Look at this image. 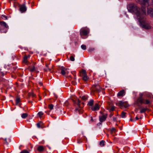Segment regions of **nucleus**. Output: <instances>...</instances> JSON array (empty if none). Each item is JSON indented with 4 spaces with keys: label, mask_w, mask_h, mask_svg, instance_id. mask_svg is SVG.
I'll list each match as a JSON object with an SVG mask.
<instances>
[{
    "label": "nucleus",
    "mask_w": 153,
    "mask_h": 153,
    "mask_svg": "<svg viewBox=\"0 0 153 153\" xmlns=\"http://www.w3.org/2000/svg\"><path fill=\"white\" fill-rule=\"evenodd\" d=\"M149 0H138V1L141 4H143L142 7H144L146 8V10L147 9V13L148 15H149L151 17H153V2L149 1ZM128 11L131 13L134 12L135 13L137 16V14H139V15H141L143 13V12L141 10L138 9L137 6L133 4H130L129 5L128 7Z\"/></svg>",
    "instance_id": "obj_1"
},
{
    "label": "nucleus",
    "mask_w": 153,
    "mask_h": 153,
    "mask_svg": "<svg viewBox=\"0 0 153 153\" xmlns=\"http://www.w3.org/2000/svg\"><path fill=\"white\" fill-rule=\"evenodd\" d=\"M142 10L143 12L141 15H139V14H137V19L140 22V25L142 27L146 29H150L151 26L150 25L148 22L146 20L145 16L146 15V8L142 7Z\"/></svg>",
    "instance_id": "obj_2"
},
{
    "label": "nucleus",
    "mask_w": 153,
    "mask_h": 153,
    "mask_svg": "<svg viewBox=\"0 0 153 153\" xmlns=\"http://www.w3.org/2000/svg\"><path fill=\"white\" fill-rule=\"evenodd\" d=\"M4 27L6 28H8V26L7 24L4 21L0 22V32L6 33L7 30H4Z\"/></svg>",
    "instance_id": "obj_3"
},
{
    "label": "nucleus",
    "mask_w": 153,
    "mask_h": 153,
    "mask_svg": "<svg viewBox=\"0 0 153 153\" xmlns=\"http://www.w3.org/2000/svg\"><path fill=\"white\" fill-rule=\"evenodd\" d=\"M91 89L93 91H97L99 92L100 91L101 88L98 85H93Z\"/></svg>",
    "instance_id": "obj_4"
},
{
    "label": "nucleus",
    "mask_w": 153,
    "mask_h": 153,
    "mask_svg": "<svg viewBox=\"0 0 153 153\" xmlns=\"http://www.w3.org/2000/svg\"><path fill=\"white\" fill-rule=\"evenodd\" d=\"M89 33V31L87 30H81L80 31V34L82 38H83V36H86Z\"/></svg>",
    "instance_id": "obj_5"
},
{
    "label": "nucleus",
    "mask_w": 153,
    "mask_h": 153,
    "mask_svg": "<svg viewBox=\"0 0 153 153\" xmlns=\"http://www.w3.org/2000/svg\"><path fill=\"white\" fill-rule=\"evenodd\" d=\"M68 69L65 68L63 66L61 68V73L63 75H64L65 74H68L69 73L67 71Z\"/></svg>",
    "instance_id": "obj_6"
},
{
    "label": "nucleus",
    "mask_w": 153,
    "mask_h": 153,
    "mask_svg": "<svg viewBox=\"0 0 153 153\" xmlns=\"http://www.w3.org/2000/svg\"><path fill=\"white\" fill-rule=\"evenodd\" d=\"M108 116L107 114H106L105 115H103L101 116H99V120L100 122H102L105 121L107 117Z\"/></svg>",
    "instance_id": "obj_7"
},
{
    "label": "nucleus",
    "mask_w": 153,
    "mask_h": 153,
    "mask_svg": "<svg viewBox=\"0 0 153 153\" xmlns=\"http://www.w3.org/2000/svg\"><path fill=\"white\" fill-rule=\"evenodd\" d=\"M20 10L22 12H24L27 10L25 4H23L20 6Z\"/></svg>",
    "instance_id": "obj_8"
},
{
    "label": "nucleus",
    "mask_w": 153,
    "mask_h": 153,
    "mask_svg": "<svg viewBox=\"0 0 153 153\" xmlns=\"http://www.w3.org/2000/svg\"><path fill=\"white\" fill-rule=\"evenodd\" d=\"M49 64H49H46V68H45L44 69V70L45 71H50L52 70V69H53V66H52L51 67H49Z\"/></svg>",
    "instance_id": "obj_9"
},
{
    "label": "nucleus",
    "mask_w": 153,
    "mask_h": 153,
    "mask_svg": "<svg viewBox=\"0 0 153 153\" xmlns=\"http://www.w3.org/2000/svg\"><path fill=\"white\" fill-rule=\"evenodd\" d=\"M100 108V107L98 105L97 103L95 104V105L94 108H92V110L94 111L98 110Z\"/></svg>",
    "instance_id": "obj_10"
},
{
    "label": "nucleus",
    "mask_w": 153,
    "mask_h": 153,
    "mask_svg": "<svg viewBox=\"0 0 153 153\" xmlns=\"http://www.w3.org/2000/svg\"><path fill=\"white\" fill-rule=\"evenodd\" d=\"M79 72L82 75H80L81 76H85L86 75H87L86 71L84 69H82L81 71Z\"/></svg>",
    "instance_id": "obj_11"
},
{
    "label": "nucleus",
    "mask_w": 153,
    "mask_h": 153,
    "mask_svg": "<svg viewBox=\"0 0 153 153\" xmlns=\"http://www.w3.org/2000/svg\"><path fill=\"white\" fill-rule=\"evenodd\" d=\"M125 93V91L124 90H122L118 93L117 96H123V94Z\"/></svg>",
    "instance_id": "obj_12"
},
{
    "label": "nucleus",
    "mask_w": 153,
    "mask_h": 153,
    "mask_svg": "<svg viewBox=\"0 0 153 153\" xmlns=\"http://www.w3.org/2000/svg\"><path fill=\"white\" fill-rule=\"evenodd\" d=\"M145 100L143 98H138L137 100V101L140 103L141 104L145 103Z\"/></svg>",
    "instance_id": "obj_13"
},
{
    "label": "nucleus",
    "mask_w": 153,
    "mask_h": 153,
    "mask_svg": "<svg viewBox=\"0 0 153 153\" xmlns=\"http://www.w3.org/2000/svg\"><path fill=\"white\" fill-rule=\"evenodd\" d=\"M44 150V148L42 146H40L37 148V150L39 152H42Z\"/></svg>",
    "instance_id": "obj_14"
},
{
    "label": "nucleus",
    "mask_w": 153,
    "mask_h": 153,
    "mask_svg": "<svg viewBox=\"0 0 153 153\" xmlns=\"http://www.w3.org/2000/svg\"><path fill=\"white\" fill-rule=\"evenodd\" d=\"M126 103V102H123L122 101H120L119 103L118 104L119 106H123L124 105V104Z\"/></svg>",
    "instance_id": "obj_15"
},
{
    "label": "nucleus",
    "mask_w": 153,
    "mask_h": 153,
    "mask_svg": "<svg viewBox=\"0 0 153 153\" xmlns=\"http://www.w3.org/2000/svg\"><path fill=\"white\" fill-rule=\"evenodd\" d=\"M105 141L102 140L100 142L99 145L101 146H105Z\"/></svg>",
    "instance_id": "obj_16"
},
{
    "label": "nucleus",
    "mask_w": 153,
    "mask_h": 153,
    "mask_svg": "<svg viewBox=\"0 0 153 153\" xmlns=\"http://www.w3.org/2000/svg\"><path fill=\"white\" fill-rule=\"evenodd\" d=\"M147 108H143L140 111V112L141 113H145L147 110Z\"/></svg>",
    "instance_id": "obj_17"
},
{
    "label": "nucleus",
    "mask_w": 153,
    "mask_h": 153,
    "mask_svg": "<svg viewBox=\"0 0 153 153\" xmlns=\"http://www.w3.org/2000/svg\"><path fill=\"white\" fill-rule=\"evenodd\" d=\"M82 79L85 81H86L88 79V77L87 75L82 76Z\"/></svg>",
    "instance_id": "obj_18"
},
{
    "label": "nucleus",
    "mask_w": 153,
    "mask_h": 153,
    "mask_svg": "<svg viewBox=\"0 0 153 153\" xmlns=\"http://www.w3.org/2000/svg\"><path fill=\"white\" fill-rule=\"evenodd\" d=\"M94 102V100H91L88 102V104L91 106H92L93 105Z\"/></svg>",
    "instance_id": "obj_19"
},
{
    "label": "nucleus",
    "mask_w": 153,
    "mask_h": 153,
    "mask_svg": "<svg viewBox=\"0 0 153 153\" xmlns=\"http://www.w3.org/2000/svg\"><path fill=\"white\" fill-rule=\"evenodd\" d=\"M28 116V114L27 113H23L22 115V117L23 118H26Z\"/></svg>",
    "instance_id": "obj_20"
},
{
    "label": "nucleus",
    "mask_w": 153,
    "mask_h": 153,
    "mask_svg": "<svg viewBox=\"0 0 153 153\" xmlns=\"http://www.w3.org/2000/svg\"><path fill=\"white\" fill-rule=\"evenodd\" d=\"M28 56H25L23 58V62H24L25 63H26L27 62V59Z\"/></svg>",
    "instance_id": "obj_21"
},
{
    "label": "nucleus",
    "mask_w": 153,
    "mask_h": 153,
    "mask_svg": "<svg viewBox=\"0 0 153 153\" xmlns=\"http://www.w3.org/2000/svg\"><path fill=\"white\" fill-rule=\"evenodd\" d=\"M145 103H144V104H149L151 102V101L149 100L148 99L145 100Z\"/></svg>",
    "instance_id": "obj_22"
},
{
    "label": "nucleus",
    "mask_w": 153,
    "mask_h": 153,
    "mask_svg": "<svg viewBox=\"0 0 153 153\" xmlns=\"http://www.w3.org/2000/svg\"><path fill=\"white\" fill-rule=\"evenodd\" d=\"M126 113L124 112H122L121 114V117H122L123 118L126 117Z\"/></svg>",
    "instance_id": "obj_23"
},
{
    "label": "nucleus",
    "mask_w": 153,
    "mask_h": 153,
    "mask_svg": "<svg viewBox=\"0 0 153 153\" xmlns=\"http://www.w3.org/2000/svg\"><path fill=\"white\" fill-rule=\"evenodd\" d=\"M53 105L52 104H50L48 105V108L51 110L53 109Z\"/></svg>",
    "instance_id": "obj_24"
},
{
    "label": "nucleus",
    "mask_w": 153,
    "mask_h": 153,
    "mask_svg": "<svg viewBox=\"0 0 153 153\" xmlns=\"http://www.w3.org/2000/svg\"><path fill=\"white\" fill-rule=\"evenodd\" d=\"M81 48L83 50H85L86 49V46L85 45H83L81 46Z\"/></svg>",
    "instance_id": "obj_25"
},
{
    "label": "nucleus",
    "mask_w": 153,
    "mask_h": 153,
    "mask_svg": "<svg viewBox=\"0 0 153 153\" xmlns=\"http://www.w3.org/2000/svg\"><path fill=\"white\" fill-rule=\"evenodd\" d=\"M38 114L39 117L41 118L43 114V113L42 111H40L38 113Z\"/></svg>",
    "instance_id": "obj_26"
},
{
    "label": "nucleus",
    "mask_w": 153,
    "mask_h": 153,
    "mask_svg": "<svg viewBox=\"0 0 153 153\" xmlns=\"http://www.w3.org/2000/svg\"><path fill=\"white\" fill-rule=\"evenodd\" d=\"M77 102L76 103L77 105H78L79 108H81L80 107V101L78 99L77 100Z\"/></svg>",
    "instance_id": "obj_27"
},
{
    "label": "nucleus",
    "mask_w": 153,
    "mask_h": 153,
    "mask_svg": "<svg viewBox=\"0 0 153 153\" xmlns=\"http://www.w3.org/2000/svg\"><path fill=\"white\" fill-rule=\"evenodd\" d=\"M70 60L72 61H74L75 60L74 58V56H71L70 57Z\"/></svg>",
    "instance_id": "obj_28"
},
{
    "label": "nucleus",
    "mask_w": 153,
    "mask_h": 153,
    "mask_svg": "<svg viewBox=\"0 0 153 153\" xmlns=\"http://www.w3.org/2000/svg\"><path fill=\"white\" fill-rule=\"evenodd\" d=\"M20 153H29L27 150H25L22 151Z\"/></svg>",
    "instance_id": "obj_29"
},
{
    "label": "nucleus",
    "mask_w": 153,
    "mask_h": 153,
    "mask_svg": "<svg viewBox=\"0 0 153 153\" xmlns=\"http://www.w3.org/2000/svg\"><path fill=\"white\" fill-rule=\"evenodd\" d=\"M115 108V106H112L111 107V108L109 110V111H114V110Z\"/></svg>",
    "instance_id": "obj_30"
},
{
    "label": "nucleus",
    "mask_w": 153,
    "mask_h": 153,
    "mask_svg": "<svg viewBox=\"0 0 153 153\" xmlns=\"http://www.w3.org/2000/svg\"><path fill=\"white\" fill-rule=\"evenodd\" d=\"M82 99L83 100H86L87 99V97L85 96H84L82 97Z\"/></svg>",
    "instance_id": "obj_31"
},
{
    "label": "nucleus",
    "mask_w": 153,
    "mask_h": 153,
    "mask_svg": "<svg viewBox=\"0 0 153 153\" xmlns=\"http://www.w3.org/2000/svg\"><path fill=\"white\" fill-rule=\"evenodd\" d=\"M20 100V98H17V99L16 100V104H17L19 102Z\"/></svg>",
    "instance_id": "obj_32"
},
{
    "label": "nucleus",
    "mask_w": 153,
    "mask_h": 153,
    "mask_svg": "<svg viewBox=\"0 0 153 153\" xmlns=\"http://www.w3.org/2000/svg\"><path fill=\"white\" fill-rule=\"evenodd\" d=\"M35 68L34 66H33L30 69V71H33L35 70Z\"/></svg>",
    "instance_id": "obj_33"
},
{
    "label": "nucleus",
    "mask_w": 153,
    "mask_h": 153,
    "mask_svg": "<svg viewBox=\"0 0 153 153\" xmlns=\"http://www.w3.org/2000/svg\"><path fill=\"white\" fill-rule=\"evenodd\" d=\"M128 105L127 102H126V103L124 104V105L123 106V107H124L125 108H126L128 106Z\"/></svg>",
    "instance_id": "obj_34"
},
{
    "label": "nucleus",
    "mask_w": 153,
    "mask_h": 153,
    "mask_svg": "<svg viewBox=\"0 0 153 153\" xmlns=\"http://www.w3.org/2000/svg\"><path fill=\"white\" fill-rule=\"evenodd\" d=\"M29 95L30 96H32L33 97H34L35 96V94L33 93H29Z\"/></svg>",
    "instance_id": "obj_35"
},
{
    "label": "nucleus",
    "mask_w": 153,
    "mask_h": 153,
    "mask_svg": "<svg viewBox=\"0 0 153 153\" xmlns=\"http://www.w3.org/2000/svg\"><path fill=\"white\" fill-rule=\"evenodd\" d=\"M140 97L139 98H143L142 97L143 96V94L142 93H140L139 94Z\"/></svg>",
    "instance_id": "obj_36"
},
{
    "label": "nucleus",
    "mask_w": 153,
    "mask_h": 153,
    "mask_svg": "<svg viewBox=\"0 0 153 153\" xmlns=\"http://www.w3.org/2000/svg\"><path fill=\"white\" fill-rule=\"evenodd\" d=\"M4 141H5V143L7 144L8 145V142L7 141V138H5L4 139Z\"/></svg>",
    "instance_id": "obj_37"
},
{
    "label": "nucleus",
    "mask_w": 153,
    "mask_h": 153,
    "mask_svg": "<svg viewBox=\"0 0 153 153\" xmlns=\"http://www.w3.org/2000/svg\"><path fill=\"white\" fill-rule=\"evenodd\" d=\"M147 97L148 98H151L152 97V95L151 94H149L147 95Z\"/></svg>",
    "instance_id": "obj_38"
},
{
    "label": "nucleus",
    "mask_w": 153,
    "mask_h": 153,
    "mask_svg": "<svg viewBox=\"0 0 153 153\" xmlns=\"http://www.w3.org/2000/svg\"><path fill=\"white\" fill-rule=\"evenodd\" d=\"M2 16L5 18V20H7V17L5 15H2Z\"/></svg>",
    "instance_id": "obj_39"
},
{
    "label": "nucleus",
    "mask_w": 153,
    "mask_h": 153,
    "mask_svg": "<svg viewBox=\"0 0 153 153\" xmlns=\"http://www.w3.org/2000/svg\"><path fill=\"white\" fill-rule=\"evenodd\" d=\"M115 130V129L114 128H111V133H112V132L113 131H114Z\"/></svg>",
    "instance_id": "obj_40"
},
{
    "label": "nucleus",
    "mask_w": 153,
    "mask_h": 153,
    "mask_svg": "<svg viewBox=\"0 0 153 153\" xmlns=\"http://www.w3.org/2000/svg\"><path fill=\"white\" fill-rule=\"evenodd\" d=\"M36 125H37V127L38 128H40V124L39 123H37Z\"/></svg>",
    "instance_id": "obj_41"
},
{
    "label": "nucleus",
    "mask_w": 153,
    "mask_h": 153,
    "mask_svg": "<svg viewBox=\"0 0 153 153\" xmlns=\"http://www.w3.org/2000/svg\"><path fill=\"white\" fill-rule=\"evenodd\" d=\"M94 48H91L90 49L89 51L90 52H91V51H94Z\"/></svg>",
    "instance_id": "obj_42"
},
{
    "label": "nucleus",
    "mask_w": 153,
    "mask_h": 153,
    "mask_svg": "<svg viewBox=\"0 0 153 153\" xmlns=\"http://www.w3.org/2000/svg\"><path fill=\"white\" fill-rule=\"evenodd\" d=\"M117 118L116 117H114L113 118V120L114 121H117Z\"/></svg>",
    "instance_id": "obj_43"
},
{
    "label": "nucleus",
    "mask_w": 153,
    "mask_h": 153,
    "mask_svg": "<svg viewBox=\"0 0 153 153\" xmlns=\"http://www.w3.org/2000/svg\"><path fill=\"white\" fill-rule=\"evenodd\" d=\"M1 69L0 68V74H1L2 75H4V73L1 71Z\"/></svg>",
    "instance_id": "obj_44"
},
{
    "label": "nucleus",
    "mask_w": 153,
    "mask_h": 153,
    "mask_svg": "<svg viewBox=\"0 0 153 153\" xmlns=\"http://www.w3.org/2000/svg\"><path fill=\"white\" fill-rule=\"evenodd\" d=\"M130 120L134 122L135 121V120L131 118L130 119Z\"/></svg>",
    "instance_id": "obj_45"
},
{
    "label": "nucleus",
    "mask_w": 153,
    "mask_h": 153,
    "mask_svg": "<svg viewBox=\"0 0 153 153\" xmlns=\"http://www.w3.org/2000/svg\"><path fill=\"white\" fill-rule=\"evenodd\" d=\"M91 121L92 122L94 121V120L92 117H91Z\"/></svg>",
    "instance_id": "obj_46"
},
{
    "label": "nucleus",
    "mask_w": 153,
    "mask_h": 153,
    "mask_svg": "<svg viewBox=\"0 0 153 153\" xmlns=\"http://www.w3.org/2000/svg\"><path fill=\"white\" fill-rule=\"evenodd\" d=\"M39 84L40 85H42V83L41 82H39Z\"/></svg>",
    "instance_id": "obj_47"
},
{
    "label": "nucleus",
    "mask_w": 153,
    "mask_h": 153,
    "mask_svg": "<svg viewBox=\"0 0 153 153\" xmlns=\"http://www.w3.org/2000/svg\"><path fill=\"white\" fill-rule=\"evenodd\" d=\"M8 143L9 142H11V140L9 138L8 139Z\"/></svg>",
    "instance_id": "obj_48"
},
{
    "label": "nucleus",
    "mask_w": 153,
    "mask_h": 153,
    "mask_svg": "<svg viewBox=\"0 0 153 153\" xmlns=\"http://www.w3.org/2000/svg\"><path fill=\"white\" fill-rule=\"evenodd\" d=\"M102 122H100L98 123L97 124V125H101Z\"/></svg>",
    "instance_id": "obj_49"
},
{
    "label": "nucleus",
    "mask_w": 153,
    "mask_h": 153,
    "mask_svg": "<svg viewBox=\"0 0 153 153\" xmlns=\"http://www.w3.org/2000/svg\"><path fill=\"white\" fill-rule=\"evenodd\" d=\"M113 114H111L110 115H109V117H111L112 116H113Z\"/></svg>",
    "instance_id": "obj_50"
},
{
    "label": "nucleus",
    "mask_w": 153,
    "mask_h": 153,
    "mask_svg": "<svg viewBox=\"0 0 153 153\" xmlns=\"http://www.w3.org/2000/svg\"><path fill=\"white\" fill-rule=\"evenodd\" d=\"M135 119L136 120H138L139 119V118L137 116L135 118Z\"/></svg>",
    "instance_id": "obj_51"
},
{
    "label": "nucleus",
    "mask_w": 153,
    "mask_h": 153,
    "mask_svg": "<svg viewBox=\"0 0 153 153\" xmlns=\"http://www.w3.org/2000/svg\"><path fill=\"white\" fill-rule=\"evenodd\" d=\"M75 110H76V111H79V109H78V108H76V109Z\"/></svg>",
    "instance_id": "obj_52"
},
{
    "label": "nucleus",
    "mask_w": 153,
    "mask_h": 153,
    "mask_svg": "<svg viewBox=\"0 0 153 153\" xmlns=\"http://www.w3.org/2000/svg\"><path fill=\"white\" fill-rule=\"evenodd\" d=\"M48 148L50 149H51V148L50 147H48Z\"/></svg>",
    "instance_id": "obj_53"
},
{
    "label": "nucleus",
    "mask_w": 153,
    "mask_h": 153,
    "mask_svg": "<svg viewBox=\"0 0 153 153\" xmlns=\"http://www.w3.org/2000/svg\"><path fill=\"white\" fill-rule=\"evenodd\" d=\"M100 113H102V112L101 111H100Z\"/></svg>",
    "instance_id": "obj_54"
},
{
    "label": "nucleus",
    "mask_w": 153,
    "mask_h": 153,
    "mask_svg": "<svg viewBox=\"0 0 153 153\" xmlns=\"http://www.w3.org/2000/svg\"><path fill=\"white\" fill-rule=\"evenodd\" d=\"M107 136H108V134H107Z\"/></svg>",
    "instance_id": "obj_55"
},
{
    "label": "nucleus",
    "mask_w": 153,
    "mask_h": 153,
    "mask_svg": "<svg viewBox=\"0 0 153 153\" xmlns=\"http://www.w3.org/2000/svg\"><path fill=\"white\" fill-rule=\"evenodd\" d=\"M82 104H84V103H83V102H82Z\"/></svg>",
    "instance_id": "obj_56"
},
{
    "label": "nucleus",
    "mask_w": 153,
    "mask_h": 153,
    "mask_svg": "<svg viewBox=\"0 0 153 153\" xmlns=\"http://www.w3.org/2000/svg\"><path fill=\"white\" fill-rule=\"evenodd\" d=\"M140 119H142V117H140Z\"/></svg>",
    "instance_id": "obj_57"
},
{
    "label": "nucleus",
    "mask_w": 153,
    "mask_h": 153,
    "mask_svg": "<svg viewBox=\"0 0 153 153\" xmlns=\"http://www.w3.org/2000/svg\"><path fill=\"white\" fill-rule=\"evenodd\" d=\"M30 102H32L31 101H30Z\"/></svg>",
    "instance_id": "obj_58"
},
{
    "label": "nucleus",
    "mask_w": 153,
    "mask_h": 153,
    "mask_svg": "<svg viewBox=\"0 0 153 153\" xmlns=\"http://www.w3.org/2000/svg\"><path fill=\"white\" fill-rule=\"evenodd\" d=\"M14 1H16V0H14Z\"/></svg>",
    "instance_id": "obj_59"
}]
</instances>
